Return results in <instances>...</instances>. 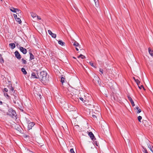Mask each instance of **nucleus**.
Segmentation results:
<instances>
[{"label":"nucleus","mask_w":153,"mask_h":153,"mask_svg":"<svg viewBox=\"0 0 153 153\" xmlns=\"http://www.w3.org/2000/svg\"><path fill=\"white\" fill-rule=\"evenodd\" d=\"M47 73L44 71L40 72L39 74V79L43 83H47L49 81L48 76H47Z\"/></svg>","instance_id":"1"},{"label":"nucleus","mask_w":153,"mask_h":153,"mask_svg":"<svg viewBox=\"0 0 153 153\" xmlns=\"http://www.w3.org/2000/svg\"><path fill=\"white\" fill-rule=\"evenodd\" d=\"M8 111L10 113V115L13 118L15 119L17 118L16 113L14 110L10 108L9 109Z\"/></svg>","instance_id":"2"},{"label":"nucleus","mask_w":153,"mask_h":153,"mask_svg":"<svg viewBox=\"0 0 153 153\" xmlns=\"http://www.w3.org/2000/svg\"><path fill=\"white\" fill-rule=\"evenodd\" d=\"M27 123L28 124V129L30 130L31 129L32 127L34 126L35 125V123L34 122H30L29 120L27 119Z\"/></svg>","instance_id":"3"},{"label":"nucleus","mask_w":153,"mask_h":153,"mask_svg":"<svg viewBox=\"0 0 153 153\" xmlns=\"http://www.w3.org/2000/svg\"><path fill=\"white\" fill-rule=\"evenodd\" d=\"M39 74L37 71L32 73L31 74V78H33L39 79Z\"/></svg>","instance_id":"4"},{"label":"nucleus","mask_w":153,"mask_h":153,"mask_svg":"<svg viewBox=\"0 0 153 153\" xmlns=\"http://www.w3.org/2000/svg\"><path fill=\"white\" fill-rule=\"evenodd\" d=\"M88 135L90 137L91 139L93 140L94 141L96 140V138L94 137V134L91 131L88 132Z\"/></svg>","instance_id":"5"},{"label":"nucleus","mask_w":153,"mask_h":153,"mask_svg":"<svg viewBox=\"0 0 153 153\" xmlns=\"http://www.w3.org/2000/svg\"><path fill=\"white\" fill-rule=\"evenodd\" d=\"M19 49L20 51L22 52L24 54H26L27 53V50L26 49L22 47H20Z\"/></svg>","instance_id":"6"},{"label":"nucleus","mask_w":153,"mask_h":153,"mask_svg":"<svg viewBox=\"0 0 153 153\" xmlns=\"http://www.w3.org/2000/svg\"><path fill=\"white\" fill-rule=\"evenodd\" d=\"M15 55L16 57L18 59H20L21 58V56L18 51H16L15 52Z\"/></svg>","instance_id":"7"},{"label":"nucleus","mask_w":153,"mask_h":153,"mask_svg":"<svg viewBox=\"0 0 153 153\" xmlns=\"http://www.w3.org/2000/svg\"><path fill=\"white\" fill-rule=\"evenodd\" d=\"M48 33L53 38H55L56 37V34L55 33H52L51 30H48Z\"/></svg>","instance_id":"8"},{"label":"nucleus","mask_w":153,"mask_h":153,"mask_svg":"<svg viewBox=\"0 0 153 153\" xmlns=\"http://www.w3.org/2000/svg\"><path fill=\"white\" fill-rule=\"evenodd\" d=\"M128 100L130 101L132 106H134L135 105V104L134 103V102L133 101V100H132V99L130 97H129V96H128Z\"/></svg>","instance_id":"9"},{"label":"nucleus","mask_w":153,"mask_h":153,"mask_svg":"<svg viewBox=\"0 0 153 153\" xmlns=\"http://www.w3.org/2000/svg\"><path fill=\"white\" fill-rule=\"evenodd\" d=\"M9 84V86L8 87V88H10V89L11 91H12V92L13 91H14V88H13L12 87V85L11 83H10L11 82L10 81H9L8 82Z\"/></svg>","instance_id":"10"},{"label":"nucleus","mask_w":153,"mask_h":153,"mask_svg":"<svg viewBox=\"0 0 153 153\" xmlns=\"http://www.w3.org/2000/svg\"><path fill=\"white\" fill-rule=\"evenodd\" d=\"M29 54L30 55V61L34 59V56L31 52H30Z\"/></svg>","instance_id":"11"},{"label":"nucleus","mask_w":153,"mask_h":153,"mask_svg":"<svg viewBox=\"0 0 153 153\" xmlns=\"http://www.w3.org/2000/svg\"><path fill=\"white\" fill-rule=\"evenodd\" d=\"M9 46L12 49H13L15 47V44L14 43H11L10 44Z\"/></svg>","instance_id":"12"},{"label":"nucleus","mask_w":153,"mask_h":153,"mask_svg":"<svg viewBox=\"0 0 153 153\" xmlns=\"http://www.w3.org/2000/svg\"><path fill=\"white\" fill-rule=\"evenodd\" d=\"M135 109L137 110V112L138 114L140 113L141 111V109H140L139 108V107L138 106H137L135 108Z\"/></svg>","instance_id":"13"},{"label":"nucleus","mask_w":153,"mask_h":153,"mask_svg":"<svg viewBox=\"0 0 153 153\" xmlns=\"http://www.w3.org/2000/svg\"><path fill=\"white\" fill-rule=\"evenodd\" d=\"M16 8H14L13 7H11L10 8V10L13 12V13H16Z\"/></svg>","instance_id":"14"},{"label":"nucleus","mask_w":153,"mask_h":153,"mask_svg":"<svg viewBox=\"0 0 153 153\" xmlns=\"http://www.w3.org/2000/svg\"><path fill=\"white\" fill-rule=\"evenodd\" d=\"M149 52L150 54V55L152 56H153V51L151 50L150 48H148Z\"/></svg>","instance_id":"15"},{"label":"nucleus","mask_w":153,"mask_h":153,"mask_svg":"<svg viewBox=\"0 0 153 153\" xmlns=\"http://www.w3.org/2000/svg\"><path fill=\"white\" fill-rule=\"evenodd\" d=\"M21 71L25 75H26L27 74V72L26 71L25 69L24 68H22L21 69Z\"/></svg>","instance_id":"16"},{"label":"nucleus","mask_w":153,"mask_h":153,"mask_svg":"<svg viewBox=\"0 0 153 153\" xmlns=\"http://www.w3.org/2000/svg\"><path fill=\"white\" fill-rule=\"evenodd\" d=\"M58 43L59 45H61L62 46H63L65 44V43L63 42L61 40H59L58 42Z\"/></svg>","instance_id":"17"},{"label":"nucleus","mask_w":153,"mask_h":153,"mask_svg":"<svg viewBox=\"0 0 153 153\" xmlns=\"http://www.w3.org/2000/svg\"><path fill=\"white\" fill-rule=\"evenodd\" d=\"M95 2V5L96 7H98L99 5L98 0H94Z\"/></svg>","instance_id":"18"},{"label":"nucleus","mask_w":153,"mask_h":153,"mask_svg":"<svg viewBox=\"0 0 153 153\" xmlns=\"http://www.w3.org/2000/svg\"><path fill=\"white\" fill-rule=\"evenodd\" d=\"M31 16L33 18H35L37 16V15L33 12L31 13Z\"/></svg>","instance_id":"19"},{"label":"nucleus","mask_w":153,"mask_h":153,"mask_svg":"<svg viewBox=\"0 0 153 153\" xmlns=\"http://www.w3.org/2000/svg\"><path fill=\"white\" fill-rule=\"evenodd\" d=\"M16 20L19 24H20L22 22V21L19 18H17L16 19Z\"/></svg>","instance_id":"20"},{"label":"nucleus","mask_w":153,"mask_h":153,"mask_svg":"<svg viewBox=\"0 0 153 153\" xmlns=\"http://www.w3.org/2000/svg\"><path fill=\"white\" fill-rule=\"evenodd\" d=\"M73 45L76 47H78L79 46V44L76 42H75L73 44Z\"/></svg>","instance_id":"21"},{"label":"nucleus","mask_w":153,"mask_h":153,"mask_svg":"<svg viewBox=\"0 0 153 153\" xmlns=\"http://www.w3.org/2000/svg\"><path fill=\"white\" fill-rule=\"evenodd\" d=\"M78 58H81L82 59H84L85 58V56L82 55V54H81L80 55H79L78 57Z\"/></svg>","instance_id":"22"},{"label":"nucleus","mask_w":153,"mask_h":153,"mask_svg":"<svg viewBox=\"0 0 153 153\" xmlns=\"http://www.w3.org/2000/svg\"><path fill=\"white\" fill-rule=\"evenodd\" d=\"M16 12L15 13H16L17 14H19L21 13V11L17 8H16Z\"/></svg>","instance_id":"23"},{"label":"nucleus","mask_w":153,"mask_h":153,"mask_svg":"<svg viewBox=\"0 0 153 153\" xmlns=\"http://www.w3.org/2000/svg\"><path fill=\"white\" fill-rule=\"evenodd\" d=\"M135 82L137 83V84L138 85L140 83V81L138 79L135 80Z\"/></svg>","instance_id":"24"},{"label":"nucleus","mask_w":153,"mask_h":153,"mask_svg":"<svg viewBox=\"0 0 153 153\" xmlns=\"http://www.w3.org/2000/svg\"><path fill=\"white\" fill-rule=\"evenodd\" d=\"M65 79V78L64 77H61V82L62 83H63L64 82Z\"/></svg>","instance_id":"25"},{"label":"nucleus","mask_w":153,"mask_h":153,"mask_svg":"<svg viewBox=\"0 0 153 153\" xmlns=\"http://www.w3.org/2000/svg\"><path fill=\"white\" fill-rule=\"evenodd\" d=\"M22 60L23 64H26L27 63V61L23 59H22Z\"/></svg>","instance_id":"26"},{"label":"nucleus","mask_w":153,"mask_h":153,"mask_svg":"<svg viewBox=\"0 0 153 153\" xmlns=\"http://www.w3.org/2000/svg\"><path fill=\"white\" fill-rule=\"evenodd\" d=\"M142 117L141 116H139L137 117L138 120L139 122H141V120L142 119Z\"/></svg>","instance_id":"27"},{"label":"nucleus","mask_w":153,"mask_h":153,"mask_svg":"<svg viewBox=\"0 0 153 153\" xmlns=\"http://www.w3.org/2000/svg\"><path fill=\"white\" fill-rule=\"evenodd\" d=\"M147 145H148V147L149 149H150V151H152V148L151 147V145H150V144H148Z\"/></svg>","instance_id":"28"},{"label":"nucleus","mask_w":153,"mask_h":153,"mask_svg":"<svg viewBox=\"0 0 153 153\" xmlns=\"http://www.w3.org/2000/svg\"><path fill=\"white\" fill-rule=\"evenodd\" d=\"M0 62L1 63H4V60L2 57H0Z\"/></svg>","instance_id":"29"},{"label":"nucleus","mask_w":153,"mask_h":153,"mask_svg":"<svg viewBox=\"0 0 153 153\" xmlns=\"http://www.w3.org/2000/svg\"><path fill=\"white\" fill-rule=\"evenodd\" d=\"M89 63H90V65H91L93 67H94V68H95V66H94V64L93 63H92L91 62H89Z\"/></svg>","instance_id":"30"},{"label":"nucleus","mask_w":153,"mask_h":153,"mask_svg":"<svg viewBox=\"0 0 153 153\" xmlns=\"http://www.w3.org/2000/svg\"><path fill=\"white\" fill-rule=\"evenodd\" d=\"M138 86L139 88L140 89H141L142 88H143L145 90L144 88V87H143V85H141L140 86H139V85H138Z\"/></svg>","instance_id":"31"},{"label":"nucleus","mask_w":153,"mask_h":153,"mask_svg":"<svg viewBox=\"0 0 153 153\" xmlns=\"http://www.w3.org/2000/svg\"><path fill=\"white\" fill-rule=\"evenodd\" d=\"M93 141H94V145H95L96 146H98L97 142V141H94V140Z\"/></svg>","instance_id":"32"},{"label":"nucleus","mask_w":153,"mask_h":153,"mask_svg":"<svg viewBox=\"0 0 153 153\" xmlns=\"http://www.w3.org/2000/svg\"><path fill=\"white\" fill-rule=\"evenodd\" d=\"M99 71L102 74H103V70L101 68H100Z\"/></svg>","instance_id":"33"},{"label":"nucleus","mask_w":153,"mask_h":153,"mask_svg":"<svg viewBox=\"0 0 153 153\" xmlns=\"http://www.w3.org/2000/svg\"><path fill=\"white\" fill-rule=\"evenodd\" d=\"M70 152L71 153H75L73 149H70Z\"/></svg>","instance_id":"34"},{"label":"nucleus","mask_w":153,"mask_h":153,"mask_svg":"<svg viewBox=\"0 0 153 153\" xmlns=\"http://www.w3.org/2000/svg\"><path fill=\"white\" fill-rule=\"evenodd\" d=\"M143 149H144V151H145V153H148L147 152V150H146V148H144L143 147Z\"/></svg>","instance_id":"35"},{"label":"nucleus","mask_w":153,"mask_h":153,"mask_svg":"<svg viewBox=\"0 0 153 153\" xmlns=\"http://www.w3.org/2000/svg\"><path fill=\"white\" fill-rule=\"evenodd\" d=\"M13 16L14 17L15 19H17V16L16 15V14H13Z\"/></svg>","instance_id":"36"},{"label":"nucleus","mask_w":153,"mask_h":153,"mask_svg":"<svg viewBox=\"0 0 153 153\" xmlns=\"http://www.w3.org/2000/svg\"><path fill=\"white\" fill-rule=\"evenodd\" d=\"M92 117L94 118V119H97V117H96V116L94 115H93L92 116Z\"/></svg>","instance_id":"37"},{"label":"nucleus","mask_w":153,"mask_h":153,"mask_svg":"<svg viewBox=\"0 0 153 153\" xmlns=\"http://www.w3.org/2000/svg\"><path fill=\"white\" fill-rule=\"evenodd\" d=\"M4 91H5L6 92H7L8 91V89L7 88H5L4 89Z\"/></svg>","instance_id":"38"},{"label":"nucleus","mask_w":153,"mask_h":153,"mask_svg":"<svg viewBox=\"0 0 153 153\" xmlns=\"http://www.w3.org/2000/svg\"><path fill=\"white\" fill-rule=\"evenodd\" d=\"M4 94L5 96H6V95L8 97H9V96H8V94L7 93H4Z\"/></svg>","instance_id":"39"},{"label":"nucleus","mask_w":153,"mask_h":153,"mask_svg":"<svg viewBox=\"0 0 153 153\" xmlns=\"http://www.w3.org/2000/svg\"><path fill=\"white\" fill-rule=\"evenodd\" d=\"M13 96H14V99L15 100H16L17 99V97L16 96H15L14 95H13Z\"/></svg>","instance_id":"40"},{"label":"nucleus","mask_w":153,"mask_h":153,"mask_svg":"<svg viewBox=\"0 0 153 153\" xmlns=\"http://www.w3.org/2000/svg\"><path fill=\"white\" fill-rule=\"evenodd\" d=\"M37 19H39V20H41V18L39 16H37Z\"/></svg>","instance_id":"41"},{"label":"nucleus","mask_w":153,"mask_h":153,"mask_svg":"<svg viewBox=\"0 0 153 153\" xmlns=\"http://www.w3.org/2000/svg\"><path fill=\"white\" fill-rule=\"evenodd\" d=\"M79 99H80L81 100H82V102H83V98H82V97H80V98H79Z\"/></svg>","instance_id":"42"},{"label":"nucleus","mask_w":153,"mask_h":153,"mask_svg":"<svg viewBox=\"0 0 153 153\" xmlns=\"http://www.w3.org/2000/svg\"><path fill=\"white\" fill-rule=\"evenodd\" d=\"M2 104V102L1 100H0V105H1Z\"/></svg>","instance_id":"43"},{"label":"nucleus","mask_w":153,"mask_h":153,"mask_svg":"<svg viewBox=\"0 0 153 153\" xmlns=\"http://www.w3.org/2000/svg\"><path fill=\"white\" fill-rule=\"evenodd\" d=\"M76 50L77 51H79V49H78V48H76Z\"/></svg>","instance_id":"44"},{"label":"nucleus","mask_w":153,"mask_h":153,"mask_svg":"<svg viewBox=\"0 0 153 153\" xmlns=\"http://www.w3.org/2000/svg\"><path fill=\"white\" fill-rule=\"evenodd\" d=\"M133 79L135 81V80L136 79L134 77H133Z\"/></svg>","instance_id":"45"},{"label":"nucleus","mask_w":153,"mask_h":153,"mask_svg":"<svg viewBox=\"0 0 153 153\" xmlns=\"http://www.w3.org/2000/svg\"><path fill=\"white\" fill-rule=\"evenodd\" d=\"M13 102L15 104L16 103V101L14 100H13Z\"/></svg>","instance_id":"46"},{"label":"nucleus","mask_w":153,"mask_h":153,"mask_svg":"<svg viewBox=\"0 0 153 153\" xmlns=\"http://www.w3.org/2000/svg\"><path fill=\"white\" fill-rule=\"evenodd\" d=\"M75 126H76L75 125ZM76 126H77V127H79V126L77 125H76Z\"/></svg>","instance_id":"47"},{"label":"nucleus","mask_w":153,"mask_h":153,"mask_svg":"<svg viewBox=\"0 0 153 153\" xmlns=\"http://www.w3.org/2000/svg\"><path fill=\"white\" fill-rule=\"evenodd\" d=\"M97 79H99V78L98 77H97Z\"/></svg>","instance_id":"48"},{"label":"nucleus","mask_w":153,"mask_h":153,"mask_svg":"<svg viewBox=\"0 0 153 153\" xmlns=\"http://www.w3.org/2000/svg\"><path fill=\"white\" fill-rule=\"evenodd\" d=\"M18 43H17V45H16V46H18Z\"/></svg>","instance_id":"49"},{"label":"nucleus","mask_w":153,"mask_h":153,"mask_svg":"<svg viewBox=\"0 0 153 153\" xmlns=\"http://www.w3.org/2000/svg\"><path fill=\"white\" fill-rule=\"evenodd\" d=\"M25 136H26L25 137H27V135H25Z\"/></svg>","instance_id":"50"},{"label":"nucleus","mask_w":153,"mask_h":153,"mask_svg":"<svg viewBox=\"0 0 153 153\" xmlns=\"http://www.w3.org/2000/svg\"><path fill=\"white\" fill-rule=\"evenodd\" d=\"M152 153H153V150H152Z\"/></svg>","instance_id":"51"},{"label":"nucleus","mask_w":153,"mask_h":153,"mask_svg":"<svg viewBox=\"0 0 153 153\" xmlns=\"http://www.w3.org/2000/svg\"><path fill=\"white\" fill-rule=\"evenodd\" d=\"M2 0H1V1Z\"/></svg>","instance_id":"52"}]
</instances>
